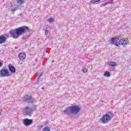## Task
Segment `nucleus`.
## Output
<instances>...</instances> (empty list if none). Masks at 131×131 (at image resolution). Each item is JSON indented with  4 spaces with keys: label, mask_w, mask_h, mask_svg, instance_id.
I'll use <instances>...</instances> for the list:
<instances>
[{
    "label": "nucleus",
    "mask_w": 131,
    "mask_h": 131,
    "mask_svg": "<svg viewBox=\"0 0 131 131\" xmlns=\"http://www.w3.org/2000/svg\"><path fill=\"white\" fill-rule=\"evenodd\" d=\"M48 33H49V30H46L45 31V35H48Z\"/></svg>",
    "instance_id": "obj_21"
},
{
    "label": "nucleus",
    "mask_w": 131,
    "mask_h": 131,
    "mask_svg": "<svg viewBox=\"0 0 131 131\" xmlns=\"http://www.w3.org/2000/svg\"><path fill=\"white\" fill-rule=\"evenodd\" d=\"M39 77H40V76H39Z\"/></svg>",
    "instance_id": "obj_24"
},
{
    "label": "nucleus",
    "mask_w": 131,
    "mask_h": 131,
    "mask_svg": "<svg viewBox=\"0 0 131 131\" xmlns=\"http://www.w3.org/2000/svg\"><path fill=\"white\" fill-rule=\"evenodd\" d=\"M48 22H49V23H52L53 22H54V18H51L48 19Z\"/></svg>",
    "instance_id": "obj_18"
},
{
    "label": "nucleus",
    "mask_w": 131,
    "mask_h": 131,
    "mask_svg": "<svg viewBox=\"0 0 131 131\" xmlns=\"http://www.w3.org/2000/svg\"><path fill=\"white\" fill-rule=\"evenodd\" d=\"M113 117V113L111 112H107L105 115H104L101 119L102 123H107L109 122Z\"/></svg>",
    "instance_id": "obj_3"
},
{
    "label": "nucleus",
    "mask_w": 131,
    "mask_h": 131,
    "mask_svg": "<svg viewBox=\"0 0 131 131\" xmlns=\"http://www.w3.org/2000/svg\"><path fill=\"white\" fill-rule=\"evenodd\" d=\"M36 110V106H33L32 107L31 106H26L24 108V115H28V116H31L32 113Z\"/></svg>",
    "instance_id": "obj_4"
},
{
    "label": "nucleus",
    "mask_w": 131,
    "mask_h": 131,
    "mask_svg": "<svg viewBox=\"0 0 131 131\" xmlns=\"http://www.w3.org/2000/svg\"><path fill=\"white\" fill-rule=\"evenodd\" d=\"M117 64L116 62H110V66H111V67H114L115 66H116Z\"/></svg>",
    "instance_id": "obj_13"
},
{
    "label": "nucleus",
    "mask_w": 131,
    "mask_h": 131,
    "mask_svg": "<svg viewBox=\"0 0 131 131\" xmlns=\"http://www.w3.org/2000/svg\"><path fill=\"white\" fill-rule=\"evenodd\" d=\"M24 101L25 102H26L27 103H33L34 99L31 96H29V95H26L24 98Z\"/></svg>",
    "instance_id": "obj_7"
},
{
    "label": "nucleus",
    "mask_w": 131,
    "mask_h": 131,
    "mask_svg": "<svg viewBox=\"0 0 131 131\" xmlns=\"http://www.w3.org/2000/svg\"><path fill=\"white\" fill-rule=\"evenodd\" d=\"M0 115H1V113H0Z\"/></svg>",
    "instance_id": "obj_26"
},
{
    "label": "nucleus",
    "mask_w": 131,
    "mask_h": 131,
    "mask_svg": "<svg viewBox=\"0 0 131 131\" xmlns=\"http://www.w3.org/2000/svg\"><path fill=\"white\" fill-rule=\"evenodd\" d=\"M9 69L12 73H15L16 72V69L13 66L9 67Z\"/></svg>",
    "instance_id": "obj_12"
},
{
    "label": "nucleus",
    "mask_w": 131,
    "mask_h": 131,
    "mask_svg": "<svg viewBox=\"0 0 131 131\" xmlns=\"http://www.w3.org/2000/svg\"><path fill=\"white\" fill-rule=\"evenodd\" d=\"M80 111V108L78 106L74 105L67 107L64 111V114L70 115V114H77Z\"/></svg>",
    "instance_id": "obj_2"
},
{
    "label": "nucleus",
    "mask_w": 131,
    "mask_h": 131,
    "mask_svg": "<svg viewBox=\"0 0 131 131\" xmlns=\"http://www.w3.org/2000/svg\"><path fill=\"white\" fill-rule=\"evenodd\" d=\"M2 66H3V63L0 61V67H2Z\"/></svg>",
    "instance_id": "obj_23"
},
{
    "label": "nucleus",
    "mask_w": 131,
    "mask_h": 131,
    "mask_svg": "<svg viewBox=\"0 0 131 131\" xmlns=\"http://www.w3.org/2000/svg\"><path fill=\"white\" fill-rule=\"evenodd\" d=\"M119 45L121 46H125V45H127L128 43V41H127V38H122L119 40Z\"/></svg>",
    "instance_id": "obj_9"
},
{
    "label": "nucleus",
    "mask_w": 131,
    "mask_h": 131,
    "mask_svg": "<svg viewBox=\"0 0 131 131\" xmlns=\"http://www.w3.org/2000/svg\"><path fill=\"white\" fill-rule=\"evenodd\" d=\"M27 37H28V36H24L23 38V39H27Z\"/></svg>",
    "instance_id": "obj_22"
},
{
    "label": "nucleus",
    "mask_w": 131,
    "mask_h": 131,
    "mask_svg": "<svg viewBox=\"0 0 131 131\" xmlns=\"http://www.w3.org/2000/svg\"><path fill=\"white\" fill-rule=\"evenodd\" d=\"M0 76L2 77H6L7 76H10V73L9 70L7 69H3L0 71Z\"/></svg>",
    "instance_id": "obj_6"
},
{
    "label": "nucleus",
    "mask_w": 131,
    "mask_h": 131,
    "mask_svg": "<svg viewBox=\"0 0 131 131\" xmlns=\"http://www.w3.org/2000/svg\"><path fill=\"white\" fill-rule=\"evenodd\" d=\"M29 31V28L26 26H23L14 30L9 31V34L13 38H18L21 34Z\"/></svg>",
    "instance_id": "obj_1"
},
{
    "label": "nucleus",
    "mask_w": 131,
    "mask_h": 131,
    "mask_svg": "<svg viewBox=\"0 0 131 131\" xmlns=\"http://www.w3.org/2000/svg\"><path fill=\"white\" fill-rule=\"evenodd\" d=\"M16 3L18 5H22L23 4V0H16Z\"/></svg>",
    "instance_id": "obj_17"
},
{
    "label": "nucleus",
    "mask_w": 131,
    "mask_h": 131,
    "mask_svg": "<svg viewBox=\"0 0 131 131\" xmlns=\"http://www.w3.org/2000/svg\"><path fill=\"white\" fill-rule=\"evenodd\" d=\"M82 71V72H83L84 73H85L87 72L88 70H86V69L83 68Z\"/></svg>",
    "instance_id": "obj_19"
},
{
    "label": "nucleus",
    "mask_w": 131,
    "mask_h": 131,
    "mask_svg": "<svg viewBox=\"0 0 131 131\" xmlns=\"http://www.w3.org/2000/svg\"><path fill=\"white\" fill-rule=\"evenodd\" d=\"M97 2H100V0H92L91 3L94 4V3H97Z\"/></svg>",
    "instance_id": "obj_20"
},
{
    "label": "nucleus",
    "mask_w": 131,
    "mask_h": 131,
    "mask_svg": "<svg viewBox=\"0 0 131 131\" xmlns=\"http://www.w3.org/2000/svg\"><path fill=\"white\" fill-rule=\"evenodd\" d=\"M14 7H15L14 8L12 9V10H11V11L12 12H15V11L18 10V8H19V6L18 5H15Z\"/></svg>",
    "instance_id": "obj_14"
},
{
    "label": "nucleus",
    "mask_w": 131,
    "mask_h": 131,
    "mask_svg": "<svg viewBox=\"0 0 131 131\" xmlns=\"http://www.w3.org/2000/svg\"><path fill=\"white\" fill-rule=\"evenodd\" d=\"M7 41V38L5 36L0 35V45L4 43Z\"/></svg>",
    "instance_id": "obj_11"
},
{
    "label": "nucleus",
    "mask_w": 131,
    "mask_h": 131,
    "mask_svg": "<svg viewBox=\"0 0 131 131\" xmlns=\"http://www.w3.org/2000/svg\"><path fill=\"white\" fill-rule=\"evenodd\" d=\"M104 76H107V77H109L110 76V72L106 71L104 74Z\"/></svg>",
    "instance_id": "obj_15"
},
{
    "label": "nucleus",
    "mask_w": 131,
    "mask_h": 131,
    "mask_svg": "<svg viewBox=\"0 0 131 131\" xmlns=\"http://www.w3.org/2000/svg\"><path fill=\"white\" fill-rule=\"evenodd\" d=\"M18 58L20 60H25V58H26V53H25V52L19 53L18 55Z\"/></svg>",
    "instance_id": "obj_10"
},
{
    "label": "nucleus",
    "mask_w": 131,
    "mask_h": 131,
    "mask_svg": "<svg viewBox=\"0 0 131 131\" xmlns=\"http://www.w3.org/2000/svg\"><path fill=\"white\" fill-rule=\"evenodd\" d=\"M42 90H43V88H42Z\"/></svg>",
    "instance_id": "obj_25"
},
{
    "label": "nucleus",
    "mask_w": 131,
    "mask_h": 131,
    "mask_svg": "<svg viewBox=\"0 0 131 131\" xmlns=\"http://www.w3.org/2000/svg\"><path fill=\"white\" fill-rule=\"evenodd\" d=\"M42 131H51V129L48 126H46L44 128H43Z\"/></svg>",
    "instance_id": "obj_16"
},
{
    "label": "nucleus",
    "mask_w": 131,
    "mask_h": 131,
    "mask_svg": "<svg viewBox=\"0 0 131 131\" xmlns=\"http://www.w3.org/2000/svg\"><path fill=\"white\" fill-rule=\"evenodd\" d=\"M120 39V35L112 38L110 40L111 45H114V46H115L116 47H118L119 46V45H118V40H119Z\"/></svg>",
    "instance_id": "obj_5"
},
{
    "label": "nucleus",
    "mask_w": 131,
    "mask_h": 131,
    "mask_svg": "<svg viewBox=\"0 0 131 131\" xmlns=\"http://www.w3.org/2000/svg\"><path fill=\"white\" fill-rule=\"evenodd\" d=\"M33 121L32 119H25L23 121V123L26 126H28L31 124H32Z\"/></svg>",
    "instance_id": "obj_8"
}]
</instances>
